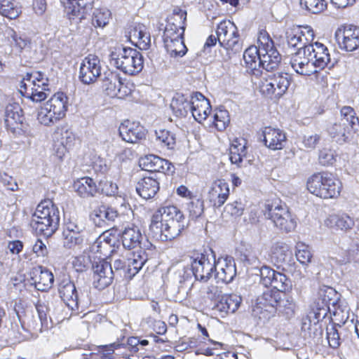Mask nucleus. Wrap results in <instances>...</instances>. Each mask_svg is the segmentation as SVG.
Wrapping results in <instances>:
<instances>
[{"label": "nucleus", "mask_w": 359, "mask_h": 359, "mask_svg": "<svg viewBox=\"0 0 359 359\" xmlns=\"http://www.w3.org/2000/svg\"><path fill=\"white\" fill-rule=\"evenodd\" d=\"M290 65L297 74L307 76L318 73L328 65L332 67L334 62H331L327 47L316 42L298 48L292 54Z\"/></svg>", "instance_id": "1"}, {"label": "nucleus", "mask_w": 359, "mask_h": 359, "mask_svg": "<svg viewBox=\"0 0 359 359\" xmlns=\"http://www.w3.org/2000/svg\"><path fill=\"white\" fill-rule=\"evenodd\" d=\"M60 212L51 201H41L36 207L31 220V226L36 232L46 237L52 236L58 229Z\"/></svg>", "instance_id": "2"}, {"label": "nucleus", "mask_w": 359, "mask_h": 359, "mask_svg": "<svg viewBox=\"0 0 359 359\" xmlns=\"http://www.w3.org/2000/svg\"><path fill=\"white\" fill-rule=\"evenodd\" d=\"M110 64L125 74L134 75L142 71L143 57L136 49L118 46L110 53Z\"/></svg>", "instance_id": "3"}, {"label": "nucleus", "mask_w": 359, "mask_h": 359, "mask_svg": "<svg viewBox=\"0 0 359 359\" xmlns=\"http://www.w3.org/2000/svg\"><path fill=\"white\" fill-rule=\"evenodd\" d=\"M307 189L313 195L322 198L337 197L341 189V182L326 172H318L307 180Z\"/></svg>", "instance_id": "4"}, {"label": "nucleus", "mask_w": 359, "mask_h": 359, "mask_svg": "<svg viewBox=\"0 0 359 359\" xmlns=\"http://www.w3.org/2000/svg\"><path fill=\"white\" fill-rule=\"evenodd\" d=\"M48 79L41 72L27 73L21 82L20 93L33 102H41L47 98L50 93Z\"/></svg>", "instance_id": "5"}, {"label": "nucleus", "mask_w": 359, "mask_h": 359, "mask_svg": "<svg viewBox=\"0 0 359 359\" xmlns=\"http://www.w3.org/2000/svg\"><path fill=\"white\" fill-rule=\"evenodd\" d=\"M147 259V254L142 250L128 253L123 259H115L112 266L114 277L131 279L142 269Z\"/></svg>", "instance_id": "6"}, {"label": "nucleus", "mask_w": 359, "mask_h": 359, "mask_svg": "<svg viewBox=\"0 0 359 359\" xmlns=\"http://www.w3.org/2000/svg\"><path fill=\"white\" fill-rule=\"evenodd\" d=\"M216 34L218 42L221 46L233 53H237L242 50V43L240 41V35L235 24L224 20L217 27Z\"/></svg>", "instance_id": "7"}, {"label": "nucleus", "mask_w": 359, "mask_h": 359, "mask_svg": "<svg viewBox=\"0 0 359 359\" xmlns=\"http://www.w3.org/2000/svg\"><path fill=\"white\" fill-rule=\"evenodd\" d=\"M264 215L283 232H291L296 227V221L286 205H266Z\"/></svg>", "instance_id": "8"}, {"label": "nucleus", "mask_w": 359, "mask_h": 359, "mask_svg": "<svg viewBox=\"0 0 359 359\" xmlns=\"http://www.w3.org/2000/svg\"><path fill=\"white\" fill-rule=\"evenodd\" d=\"M258 41L260 43V67L267 72L276 69L280 62L281 56L274 48L272 39L264 32L260 33Z\"/></svg>", "instance_id": "9"}, {"label": "nucleus", "mask_w": 359, "mask_h": 359, "mask_svg": "<svg viewBox=\"0 0 359 359\" xmlns=\"http://www.w3.org/2000/svg\"><path fill=\"white\" fill-rule=\"evenodd\" d=\"M191 266L196 280L207 282L216 271V260L214 256L203 253H194L190 257Z\"/></svg>", "instance_id": "10"}, {"label": "nucleus", "mask_w": 359, "mask_h": 359, "mask_svg": "<svg viewBox=\"0 0 359 359\" xmlns=\"http://www.w3.org/2000/svg\"><path fill=\"white\" fill-rule=\"evenodd\" d=\"M290 86L289 76L286 73H277L269 75L261 81L260 91L266 95L274 94L281 96L287 90Z\"/></svg>", "instance_id": "11"}, {"label": "nucleus", "mask_w": 359, "mask_h": 359, "mask_svg": "<svg viewBox=\"0 0 359 359\" xmlns=\"http://www.w3.org/2000/svg\"><path fill=\"white\" fill-rule=\"evenodd\" d=\"M261 283L266 287L271 286L275 290L285 292L292 288V283L287 277L267 266L260 269Z\"/></svg>", "instance_id": "12"}, {"label": "nucleus", "mask_w": 359, "mask_h": 359, "mask_svg": "<svg viewBox=\"0 0 359 359\" xmlns=\"http://www.w3.org/2000/svg\"><path fill=\"white\" fill-rule=\"evenodd\" d=\"M187 12L180 8H175L172 15L168 18L163 33V41L172 39L183 38Z\"/></svg>", "instance_id": "13"}, {"label": "nucleus", "mask_w": 359, "mask_h": 359, "mask_svg": "<svg viewBox=\"0 0 359 359\" xmlns=\"http://www.w3.org/2000/svg\"><path fill=\"white\" fill-rule=\"evenodd\" d=\"M102 67L99 57L90 54L82 60L79 69V79L84 84L95 82L101 75Z\"/></svg>", "instance_id": "14"}, {"label": "nucleus", "mask_w": 359, "mask_h": 359, "mask_svg": "<svg viewBox=\"0 0 359 359\" xmlns=\"http://www.w3.org/2000/svg\"><path fill=\"white\" fill-rule=\"evenodd\" d=\"M92 271L93 285L99 290L107 287L115 278L111 264L104 260L94 263Z\"/></svg>", "instance_id": "15"}, {"label": "nucleus", "mask_w": 359, "mask_h": 359, "mask_svg": "<svg viewBox=\"0 0 359 359\" xmlns=\"http://www.w3.org/2000/svg\"><path fill=\"white\" fill-rule=\"evenodd\" d=\"M336 39L340 49L353 51L359 47V27L348 25L336 32Z\"/></svg>", "instance_id": "16"}, {"label": "nucleus", "mask_w": 359, "mask_h": 359, "mask_svg": "<svg viewBox=\"0 0 359 359\" xmlns=\"http://www.w3.org/2000/svg\"><path fill=\"white\" fill-rule=\"evenodd\" d=\"M118 133L123 141L132 144H135L146 137V130L143 126L128 120L120 125Z\"/></svg>", "instance_id": "17"}, {"label": "nucleus", "mask_w": 359, "mask_h": 359, "mask_svg": "<svg viewBox=\"0 0 359 359\" xmlns=\"http://www.w3.org/2000/svg\"><path fill=\"white\" fill-rule=\"evenodd\" d=\"M215 278L217 282L229 283L231 282L236 275V269L234 259L231 257L219 258L216 262V271Z\"/></svg>", "instance_id": "18"}, {"label": "nucleus", "mask_w": 359, "mask_h": 359, "mask_svg": "<svg viewBox=\"0 0 359 359\" xmlns=\"http://www.w3.org/2000/svg\"><path fill=\"white\" fill-rule=\"evenodd\" d=\"M229 196V187L224 180L214 181L208 191V200L215 208L222 206Z\"/></svg>", "instance_id": "19"}, {"label": "nucleus", "mask_w": 359, "mask_h": 359, "mask_svg": "<svg viewBox=\"0 0 359 359\" xmlns=\"http://www.w3.org/2000/svg\"><path fill=\"white\" fill-rule=\"evenodd\" d=\"M31 284L39 291H46L50 289L54 281L51 271L42 266H36L32 269L29 273Z\"/></svg>", "instance_id": "20"}, {"label": "nucleus", "mask_w": 359, "mask_h": 359, "mask_svg": "<svg viewBox=\"0 0 359 359\" xmlns=\"http://www.w3.org/2000/svg\"><path fill=\"white\" fill-rule=\"evenodd\" d=\"M262 136L265 146L271 150H280L286 143L285 133L279 128L265 127Z\"/></svg>", "instance_id": "21"}, {"label": "nucleus", "mask_w": 359, "mask_h": 359, "mask_svg": "<svg viewBox=\"0 0 359 359\" xmlns=\"http://www.w3.org/2000/svg\"><path fill=\"white\" fill-rule=\"evenodd\" d=\"M23 111L17 102L9 103L6 105L4 112V125L6 128L15 133L20 124L23 121Z\"/></svg>", "instance_id": "22"}, {"label": "nucleus", "mask_w": 359, "mask_h": 359, "mask_svg": "<svg viewBox=\"0 0 359 359\" xmlns=\"http://www.w3.org/2000/svg\"><path fill=\"white\" fill-rule=\"evenodd\" d=\"M210 111V102L203 95L198 92L192 95V104L190 111L196 121L201 123L205 121Z\"/></svg>", "instance_id": "23"}, {"label": "nucleus", "mask_w": 359, "mask_h": 359, "mask_svg": "<svg viewBox=\"0 0 359 359\" xmlns=\"http://www.w3.org/2000/svg\"><path fill=\"white\" fill-rule=\"evenodd\" d=\"M60 297L72 310L78 309L79 300L76 287L69 278L63 279L58 287Z\"/></svg>", "instance_id": "24"}, {"label": "nucleus", "mask_w": 359, "mask_h": 359, "mask_svg": "<svg viewBox=\"0 0 359 359\" xmlns=\"http://www.w3.org/2000/svg\"><path fill=\"white\" fill-rule=\"evenodd\" d=\"M139 163L142 170L163 174L170 170L171 165L168 161L154 154L147 155L140 158Z\"/></svg>", "instance_id": "25"}, {"label": "nucleus", "mask_w": 359, "mask_h": 359, "mask_svg": "<svg viewBox=\"0 0 359 359\" xmlns=\"http://www.w3.org/2000/svg\"><path fill=\"white\" fill-rule=\"evenodd\" d=\"M324 224L333 230L346 231L354 226L355 222L348 214L341 212L329 215L325 219Z\"/></svg>", "instance_id": "26"}, {"label": "nucleus", "mask_w": 359, "mask_h": 359, "mask_svg": "<svg viewBox=\"0 0 359 359\" xmlns=\"http://www.w3.org/2000/svg\"><path fill=\"white\" fill-rule=\"evenodd\" d=\"M186 226L185 221H170L162 222L160 233H157V240L171 241L177 238Z\"/></svg>", "instance_id": "27"}, {"label": "nucleus", "mask_w": 359, "mask_h": 359, "mask_svg": "<svg viewBox=\"0 0 359 359\" xmlns=\"http://www.w3.org/2000/svg\"><path fill=\"white\" fill-rule=\"evenodd\" d=\"M159 182L156 175L141 179L137 184L136 191L144 199L154 198L159 190Z\"/></svg>", "instance_id": "28"}, {"label": "nucleus", "mask_w": 359, "mask_h": 359, "mask_svg": "<svg viewBox=\"0 0 359 359\" xmlns=\"http://www.w3.org/2000/svg\"><path fill=\"white\" fill-rule=\"evenodd\" d=\"M121 235L122 244L125 249L132 250L139 247V250H142L141 243L143 236L137 226L135 225L127 226L124 230L121 231Z\"/></svg>", "instance_id": "29"}, {"label": "nucleus", "mask_w": 359, "mask_h": 359, "mask_svg": "<svg viewBox=\"0 0 359 359\" xmlns=\"http://www.w3.org/2000/svg\"><path fill=\"white\" fill-rule=\"evenodd\" d=\"M128 34L132 43H136L144 49L149 48L151 42L150 33L143 24L135 23L130 27Z\"/></svg>", "instance_id": "30"}, {"label": "nucleus", "mask_w": 359, "mask_h": 359, "mask_svg": "<svg viewBox=\"0 0 359 359\" xmlns=\"http://www.w3.org/2000/svg\"><path fill=\"white\" fill-rule=\"evenodd\" d=\"M241 302V297L236 294H222L217 302L215 303L213 309L224 313H234Z\"/></svg>", "instance_id": "31"}, {"label": "nucleus", "mask_w": 359, "mask_h": 359, "mask_svg": "<svg viewBox=\"0 0 359 359\" xmlns=\"http://www.w3.org/2000/svg\"><path fill=\"white\" fill-rule=\"evenodd\" d=\"M192 104V95L186 96L181 93H176L170 103V108L176 116L184 117L191 110Z\"/></svg>", "instance_id": "32"}, {"label": "nucleus", "mask_w": 359, "mask_h": 359, "mask_svg": "<svg viewBox=\"0 0 359 359\" xmlns=\"http://www.w3.org/2000/svg\"><path fill=\"white\" fill-rule=\"evenodd\" d=\"M68 98L63 93H57L45 104L60 119L65 116L67 110Z\"/></svg>", "instance_id": "33"}, {"label": "nucleus", "mask_w": 359, "mask_h": 359, "mask_svg": "<svg viewBox=\"0 0 359 359\" xmlns=\"http://www.w3.org/2000/svg\"><path fill=\"white\" fill-rule=\"evenodd\" d=\"M282 294L275 290H266L257 299L258 304L262 309L269 311L270 313H275L276 307L280 300Z\"/></svg>", "instance_id": "34"}, {"label": "nucleus", "mask_w": 359, "mask_h": 359, "mask_svg": "<svg viewBox=\"0 0 359 359\" xmlns=\"http://www.w3.org/2000/svg\"><path fill=\"white\" fill-rule=\"evenodd\" d=\"M74 188L78 194L83 198L94 196L98 193L97 185L88 177H82L74 182Z\"/></svg>", "instance_id": "35"}, {"label": "nucleus", "mask_w": 359, "mask_h": 359, "mask_svg": "<svg viewBox=\"0 0 359 359\" xmlns=\"http://www.w3.org/2000/svg\"><path fill=\"white\" fill-rule=\"evenodd\" d=\"M243 60L247 68L251 71L252 74L257 75L260 67L259 62L260 60V43L258 48L251 46L247 48L243 53Z\"/></svg>", "instance_id": "36"}, {"label": "nucleus", "mask_w": 359, "mask_h": 359, "mask_svg": "<svg viewBox=\"0 0 359 359\" xmlns=\"http://www.w3.org/2000/svg\"><path fill=\"white\" fill-rule=\"evenodd\" d=\"M246 155L245 140L236 139L233 141L229 149V159L232 164L241 166L243 158Z\"/></svg>", "instance_id": "37"}, {"label": "nucleus", "mask_w": 359, "mask_h": 359, "mask_svg": "<svg viewBox=\"0 0 359 359\" xmlns=\"http://www.w3.org/2000/svg\"><path fill=\"white\" fill-rule=\"evenodd\" d=\"M327 132L330 137L339 142L342 144L349 139L350 128L345 123L338 121L334 123L327 128Z\"/></svg>", "instance_id": "38"}, {"label": "nucleus", "mask_w": 359, "mask_h": 359, "mask_svg": "<svg viewBox=\"0 0 359 359\" xmlns=\"http://www.w3.org/2000/svg\"><path fill=\"white\" fill-rule=\"evenodd\" d=\"M328 311L329 309L327 308L319 306L316 303L315 307L313 308L307 315V316H309V318L313 320L314 326L313 335L311 336L310 334L311 337L315 339L316 337H318L319 339L320 338L323 334V330L320 327H317L318 323L326 317Z\"/></svg>", "instance_id": "39"}, {"label": "nucleus", "mask_w": 359, "mask_h": 359, "mask_svg": "<svg viewBox=\"0 0 359 359\" xmlns=\"http://www.w3.org/2000/svg\"><path fill=\"white\" fill-rule=\"evenodd\" d=\"M292 256L289 247L283 243H276L272 247L271 261L277 266L283 265L287 262Z\"/></svg>", "instance_id": "40"}, {"label": "nucleus", "mask_w": 359, "mask_h": 359, "mask_svg": "<svg viewBox=\"0 0 359 359\" xmlns=\"http://www.w3.org/2000/svg\"><path fill=\"white\" fill-rule=\"evenodd\" d=\"M338 299V294L331 287L323 286L318 293V300L316 302L318 305L330 309V304L334 305Z\"/></svg>", "instance_id": "41"}, {"label": "nucleus", "mask_w": 359, "mask_h": 359, "mask_svg": "<svg viewBox=\"0 0 359 359\" xmlns=\"http://www.w3.org/2000/svg\"><path fill=\"white\" fill-rule=\"evenodd\" d=\"M165 48L171 57L184 56L187 48L182 38L172 39V40L163 41Z\"/></svg>", "instance_id": "42"}, {"label": "nucleus", "mask_w": 359, "mask_h": 359, "mask_svg": "<svg viewBox=\"0 0 359 359\" xmlns=\"http://www.w3.org/2000/svg\"><path fill=\"white\" fill-rule=\"evenodd\" d=\"M340 121L348 126L350 129L354 132H358L359 129V118L355 115L354 109L351 107H344L340 111Z\"/></svg>", "instance_id": "43"}, {"label": "nucleus", "mask_w": 359, "mask_h": 359, "mask_svg": "<svg viewBox=\"0 0 359 359\" xmlns=\"http://www.w3.org/2000/svg\"><path fill=\"white\" fill-rule=\"evenodd\" d=\"M156 140L161 147L173 149L176 145L175 134L168 130L160 129L155 131Z\"/></svg>", "instance_id": "44"}, {"label": "nucleus", "mask_w": 359, "mask_h": 359, "mask_svg": "<svg viewBox=\"0 0 359 359\" xmlns=\"http://www.w3.org/2000/svg\"><path fill=\"white\" fill-rule=\"evenodd\" d=\"M7 39L12 51L16 55L20 54L29 44L27 39L19 36L13 29L7 30Z\"/></svg>", "instance_id": "45"}, {"label": "nucleus", "mask_w": 359, "mask_h": 359, "mask_svg": "<svg viewBox=\"0 0 359 359\" xmlns=\"http://www.w3.org/2000/svg\"><path fill=\"white\" fill-rule=\"evenodd\" d=\"M297 309L296 303L292 297H287L285 299L280 298V300L276 307V312L283 313L287 318L294 316Z\"/></svg>", "instance_id": "46"}, {"label": "nucleus", "mask_w": 359, "mask_h": 359, "mask_svg": "<svg viewBox=\"0 0 359 359\" xmlns=\"http://www.w3.org/2000/svg\"><path fill=\"white\" fill-rule=\"evenodd\" d=\"M286 38L288 45L291 47L298 49V48L307 46L306 41H308V39L305 36V34L299 29L287 32Z\"/></svg>", "instance_id": "47"}, {"label": "nucleus", "mask_w": 359, "mask_h": 359, "mask_svg": "<svg viewBox=\"0 0 359 359\" xmlns=\"http://www.w3.org/2000/svg\"><path fill=\"white\" fill-rule=\"evenodd\" d=\"M111 16L110 11L107 8H95L92 14L91 22L95 27H104L109 20Z\"/></svg>", "instance_id": "48"}, {"label": "nucleus", "mask_w": 359, "mask_h": 359, "mask_svg": "<svg viewBox=\"0 0 359 359\" xmlns=\"http://www.w3.org/2000/svg\"><path fill=\"white\" fill-rule=\"evenodd\" d=\"M13 0H0V14L10 19H15L20 13Z\"/></svg>", "instance_id": "49"}, {"label": "nucleus", "mask_w": 359, "mask_h": 359, "mask_svg": "<svg viewBox=\"0 0 359 359\" xmlns=\"http://www.w3.org/2000/svg\"><path fill=\"white\" fill-rule=\"evenodd\" d=\"M123 83L117 74H111L104 83V86L107 95L114 97L117 96L121 90Z\"/></svg>", "instance_id": "50"}, {"label": "nucleus", "mask_w": 359, "mask_h": 359, "mask_svg": "<svg viewBox=\"0 0 359 359\" xmlns=\"http://www.w3.org/2000/svg\"><path fill=\"white\" fill-rule=\"evenodd\" d=\"M94 0H76L77 4V23L86 19L93 10Z\"/></svg>", "instance_id": "51"}, {"label": "nucleus", "mask_w": 359, "mask_h": 359, "mask_svg": "<svg viewBox=\"0 0 359 359\" xmlns=\"http://www.w3.org/2000/svg\"><path fill=\"white\" fill-rule=\"evenodd\" d=\"M163 222L170 221H185L182 212L174 205L161 207Z\"/></svg>", "instance_id": "52"}, {"label": "nucleus", "mask_w": 359, "mask_h": 359, "mask_svg": "<svg viewBox=\"0 0 359 359\" xmlns=\"http://www.w3.org/2000/svg\"><path fill=\"white\" fill-rule=\"evenodd\" d=\"M187 210L189 212V216L192 219H196L200 217L204 211L203 201L196 196L191 198V201L187 204Z\"/></svg>", "instance_id": "53"}, {"label": "nucleus", "mask_w": 359, "mask_h": 359, "mask_svg": "<svg viewBox=\"0 0 359 359\" xmlns=\"http://www.w3.org/2000/svg\"><path fill=\"white\" fill-rule=\"evenodd\" d=\"M301 6L311 13L317 14L327 8L325 0H300Z\"/></svg>", "instance_id": "54"}, {"label": "nucleus", "mask_w": 359, "mask_h": 359, "mask_svg": "<svg viewBox=\"0 0 359 359\" xmlns=\"http://www.w3.org/2000/svg\"><path fill=\"white\" fill-rule=\"evenodd\" d=\"M295 255L297 259L302 264L306 265L311 261L312 254L310 248L304 243H297Z\"/></svg>", "instance_id": "55"}, {"label": "nucleus", "mask_w": 359, "mask_h": 359, "mask_svg": "<svg viewBox=\"0 0 359 359\" xmlns=\"http://www.w3.org/2000/svg\"><path fill=\"white\" fill-rule=\"evenodd\" d=\"M39 122L44 126H50L60 120V118L53 114V111L45 104L41 107L37 114Z\"/></svg>", "instance_id": "56"}, {"label": "nucleus", "mask_w": 359, "mask_h": 359, "mask_svg": "<svg viewBox=\"0 0 359 359\" xmlns=\"http://www.w3.org/2000/svg\"><path fill=\"white\" fill-rule=\"evenodd\" d=\"M74 140V136L67 130L61 133L60 145L56 150L58 157L62 158L65 155L67 149L72 145Z\"/></svg>", "instance_id": "57"}, {"label": "nucleus", "mask_w": 359, "mask_h": 359, "mask_svg": "<svg viewBox=\"0 0 359 359\" xmlns=\"http://www.w3.org/2000/svg\"><path fill=\"white\" fill-rule=\"evenodd\" d=\"M229 112L226 110L219 109L215 112L213 123L218 130H224L229 123Z\"/></svg>", "instance_id": "58"}, {"label": "nucleus", "mask_w": 359, "mask_h": 359, "mask_svg": "<svg viewBox=\"0 0 359 359\" xmlns=\"http://www.w3.org/2000/svg\"><path fill=\"white\" fill-rule=\"evenodd\" d=\"M63 246L65 248L72 249L77 245L82 243L83 238L81 233H69L63 231Z\"/></svg>", "instance_id": "59"}, {"label": "nucleus", "mask_w": 359, "mask_h": 359, "mask_svg": "<svg viewBox=\"0 0 359 359\" xmlns=\"http://www.w3.org/2000/svg\"><path fill=\"white\" fill-rule=\"evenodd\" d=\"M337 154L330 148H323L319 151L318 161L322 165H332L336 161Z\"/></svg>", "instance_id": "60"}, {"label": "nucleus", "mask_w": 359, "mask_h": 359, "mask_svg": "<svg viewBox=\"0 0 359 359\" xmlns=\"http://www.w3.org/2000/svg\"><path fill=\"white\" fill-rule=\"evenodd\" d=\"M76 0H60L64 7V13L70 21L77 23V4Z\"/></svg>", "instance_id": "61"}, {"label": "nucleus", "mask_w": 359, "mask_h": 359, "mask_svg": "<svg viewBox=\"0 0 359 359\" xmlns=\"http://www.w3.org/2000/svg\"><path fill=\"white\" fill-rule=\"evenodd\" d=\"M98 192L106 196H114L118 192V186L107 179L100 180L97 186Z\"/></svg>", "instance_id": "62"}, {"label": "nucleus", "mask_w": 359, "mask_h": 359, "mask_svg": "<svg viewBox=\"0 0 359 359\" xmlns=\"http://www.w3.org/2000/svg\"><path fill=\"white\" fill-rule=\"evenodd\" d=\"M327 339L330 347L337 348L340 346L341 339L338 330L334 325L327 327Z\"/></svg>", "instance_id": "63"}, {"label": "nucleus", "mask_w": 359, "mask_h": 359, "mask_svg": "<svg viewBox=\"0 0 359 359\" xmlns=\"http://www.w3.org/2000/svg\"><path fill=\"white\" fill-rule=\"evenodd\" d=\"M163 222V212L160 208L152 216L150 224V230L154 234V237L157 238V233H160L161 223Z\"/></svg>", "instance_id": "64"}]
</instances>
